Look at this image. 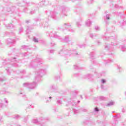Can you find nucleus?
I'll use <instances>...</instances> for the list:
<instances>
[{"label":"nucleus","mask_w":126,"mask_h":126,"mask_svg":"<svg viewBox=\"0 0 126 126\" xmlns=\"http://www.w3.org/2000/svg\"><path fill=\"white\" fill-rule=\"evenodd\" d=\"M34 42H35L36 43H38V40H37V39H34Z\"/></svg>","instance_id":"obj_1"},{"label":"nucleus","mask_w":126,"mask_h":126,"mask_svg":"<svg viewBox=\"0 0 126 126\" xmlns=\"http://www.w3.org/2000/svg\"><path fill=\"white\" fill-rule=\"evenodd\" d=\"M95 110L96 112H98V111H99V110L98 109V108L97 107L95 108Z\"/></svg>","instance_id":"obj_2"},{"label":"nucleus","mask_w":126,"mask_h":126,"mask_svg":"<svg viewBox=\"0 0 126 126\" xmlns=\"http://www.w3.org/2000/svg\"><path fill=\"white\" fill-rule=\"evenodd\" d=\"M101 81H102V83H105V80L102 79V80H101Z\"/></svg>","instance_id":"obj_3"},{"label":"nucleus","mask_w":126,"mask_h":126,"mask_svg":"<svg viewBox=\"0 0 126 126\" xmlns=\"http://www.w3.org/2000/svg\"><path fill=\"white\" fill-rule=\"evenodd\" d=\"M51 98H52V97L50 96V98L51 99Z\"/></svg>","instance_id":"obj_4"}]
</instances>
